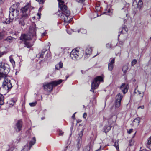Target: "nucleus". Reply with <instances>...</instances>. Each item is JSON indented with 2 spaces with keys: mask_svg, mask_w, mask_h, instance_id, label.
<instances>
[{
  "mask_svg": "<svg viewBox=\"0 0 151 151\" xmlns=\"http://www.w3.org/2000/svg\"><path fill=\"white\" fill-rule=\"evenodd\" d=\"M10 61L11 63H12V65H15V62L13 58H10Z\"/></svg>",
  "mask_w": 151,
  "mask_h": 151,
  "instance_id": "obj_39",
  "label": "nucleus"
},
{
  "mask_svg": "<svg viewBox=\"0 0 151 151\" xmlns=\"http://www.w3.org/2000/svg\"><path fill=\"white\" fill-rule=\"evenodd\" d=\"M67 32L68 33V34H70V33L68 32V31H67Z\"/></svg>",
  "mask_w": 151,
  "mask_h": 151,
  "instance_id": "obj_61",
  "label": "nucleus"
},
{
  "mask_svg": "<svg viewBox=\"0 0 151 151\" xmlns=\"http://www.w3.org/2000/svg\"><path fill=\"white\" fill-rule=\"evenodd\" d=\"M7 149L6 150V151H13L14 148L12 147H10L9 145L7 146Z\"/></svg>",
  "mask_w": 151,
  "mask_h": 151,
  "instance_id": "obj_32",
  "label": "nucleus"
},
{
  "mask_svg": "<svg viewBox=\"0 0 151 151\" xmlns=\"http://www.w3.org/2000/svg\"><path fill=\"white\" fill-rule=\"evenodd\" d=\"M78 32H81L82 34H85L86 33V30L85 29H81L78 30Z\"/></svg>",
  "mask_w": 151,
  "mask_h": 151,
  "instance_id": "obj_28",
  "label": "nucleus"
},
{
  "mask_svg": "<svg viewBox=\"0 0 151 151\" xmlns=\"http://www.w3.org/2000/svg\"><path fill=\"white\" fill-rule=\"evenodd\" d=\"M5 77V74L3 73H0V80L3 78H4Z\"/></svg>",
  "mask_w": 151,
  "mask_h": 151,
  "instance_id": "obj_37",
  "label": "nucleus"
},
{
  "mask_svg": "<svg viewBox=\"0 0 151 151\" xmlns=\"http://www.w3.org/2000/svg\"><path fill=\"white\" fill-rule=\"evenodd\" d=\"M92 51L91 48L90 47H87L85 50V54L84 55L85 59H87L88 56L91 54Z\"/></svg>",
  "mask_w": 151,
  "mask_h": 151,
  "instance_id": "obj_15",
  "label": "nucleus"
},
{
  "mask_svg": "<svg viewBox=\"0 0 151 151\" xmlns=\"http://www.w3.org/2000/svg\"><path fill=\"white\" fill-rule=\"evenodd\" d=\"M45 117H43L42 118V120H43V119H45Z\"/></svg>",
  "mask_w": 151,
  "mask_h": 151,
  "instance_id": "obj_56",
  "label": "nucleus"
},
{
  "mask_svg": "<svg viewBox=\"0 0 151 151\" xmlns=\"http://www.w3.org/2000/svg\"><path fill=\"white\" fill-rule=\"evenodd\" d=\"M90 150V144H88L84 148L83 151H89Z\"/></svg>",
  "mask_w": 151,
  "mask_h": 151,
  "instance_id": "obj_27",
  "label": "nucleus"
},
{
  "mask_svg": "<svg viewBox=\"0 0 151 151\" xmlns=\"http://www.w3.org/2000/svg\"><path fill=\"white\" fill-rule=\"evenodd\" d=\"M23 19H25V18H23L22 17V18L19 20V23L21 26H24L25 25V23Z\"/></svg>",
  "mask_w": 151,
  "mask_h": 151,
  "instance_id": "obj_25",
  "label": "nucleus"
},
{
  "mask_svg": "<svg viewBox=\"0 0 151 151\" xmlns=\"http://www.w3.org/2000/svg\"><path fill=\"white\" fill-rule=\"evenodd\" d=\"M146 146L147 148L151 150V137L148 139Z\"/></svg>",
  "mask_w": 151,
  "mask_h": 151,
  "instance_id": "obj_18",
  "label": "nucleus"
},
{
  "mask_svg": "<svg viewBox=\"0 0 151 151\" xmlns=\"http://www.w3.org/2000/svg\"><path fill=\"white\" fill-rule=\"evenodd\" d=\"M140 151H146V150H140Z\"/></svg>",
  "mask_w": 151,
  "mask_h": 151,
  "instance_id": "obj_59",
  "label": "nucleus"
},
{
  "mask_svg": "<svg viewBox=\"0 0 151 151\" xmlns=\"http://www.w3.org/2000/svg\"><path fill=\"white\" fill-rule=\"evenodd\" d=\"M63 63L61 62H59V63L56 65L55 66V68L57 70H59L60 68L63 67Z\"/></svg>",
  "mask_w": 151,
  "mask_h": 151,
  "instance_id": "obj_22",
  "label": "nucleus"
},
{
  "mask_svg": "<svg viewBox=\"0 0 151 151\" xmlns=\"http://www.w3.org/2000/svg\"><path fill=\"white\" fill-rule=\"evenodd\" d=\"M29 35H26L23 34L21 35L20 37V40L24 42H27V41L31 39L32 37L36 35V30L34 28L29 30Z\"/></svg>",
  "mask_w": 151,
  "mask_h": 151,
  "instance_id": "obj_4",
  "label": "nucleus"
},
{
  "mask_svg": "<svg viewBox=\"0 0 151 151\" xmlns=\"http://www.w3.org/2000/svg\"><path fill=\"white\" fill-rule=\"evenodd\" d=\"M22 42V41H20V42H19L20 43H21Z\"/></svg>",
  "mask_w": 151,
  "mask_h": 151,
  "instance_id": "obj_62",
  "label": "nucleus"
},
{
  "mask_svg": "<svg viewBox=\"0 0 151 151\" xmlns=\"http://www.w3.org/2000/svg\"><path fill=\"white\" fill-rule=\"evenodd\" d=\"M6 74H5V77L4 80L2 87L5 89L9 90L11 89L12 87V84L11 82V80L6 78Z\"/></svg>",
  "mask_w": 151,
  "mask_h": 151,
  "instance_id": "obj_9",
  "label": "nucleus"
},
{
  "mask_svg": "<svg viewBox=\"0 0 151 151\" xmlns=\"http://www.w3.org/2000/svg\"><path fill=\"white\" fill-rule=\"evenodd\" d=\"M150 40H151V37H150Z\"/></svg>",
  "mask_w": 151,
  "mask_h": 151,
  "instance_id": "obj_63",
  "label": "nucleus"
},
{
  "mask_svg": "<svg viewBox=\"0 0 151 151\" xmlns=\"http://www.w3.org/2000/svg\"><path fill=\"white\" fill-rule=\"evenodd\" d=\"M45 34H46L45 33H44L42 34V35L43 36H44L45 35Z\"/></svg>",
  "mask_w": 151,
  "mask_h": 151,
  "instance_id": "obj_58",
  "label": "nucleus"
},
{
  "mask_svg": "<svg viewBox=\"0 0 151 151\" xmlns=\"http://www.w3.org/2000/svg\"><path fill=\"white\" fill-rule=\"evenodd\" d=\"M9 17L11 19H14V18L17 17L19 14V10L15 8V5H12L9 8Z\"/></svg>",
  "mask_w": 151,
  "mask_h": 151,
  "instance_id": "obj_7",
  "label": "nucleus"
},
{
  "mask_svg": "<svg viewBox=\"0 0 151 151\" xmlns=\"http://www.w3.org/2000/svg\"><path fill=\"white\" fill-rule=\"evenodd\" d=\"M140 120L139 118H136L133 121L132 124L133 126H138L139 124Z\"/></svg>",
  "mask_w": 151,
  "mask_h": 151,
  "instance_id": "obj_17",
  "label": "nucleus"
},
{
  "mask_svg": "<svg viewBox=\"0 0 151 151\" xmlns=\"http://www.w3.org/2000/svg\"><path fill=\"white\" fill-rule=\"evenodd\" d=\"M49 51H47V50L43 49L42 51L40 53L39 57L40 58H44V55H45V58L47 59L49 56H50V54H48Z\"/></svg>",
  "mask_w": 151,
  "mask_h": 151,
  "instance_id": "obj_13",
  "label": "nucleus"
},
{
  "mask_svg": "<svg viewBox=\"0 0 151 151\" xmlns=\"http://www.w3.org/2000/svg\"><path fill=\"white\" fill-rule=\"evenodd\" d=\"M133 131V129H129L128 131H127L128 133L129 134H130Z\"/></svg>",
  "mask_w": 151,
  "mask_h": 151,
  "instance_id": "obj_46",
  "label": "nucleus"
},
{
  "mask_svg": "<svg viewBox=\"0 0 151 151\" xmlns=\"http://www.w3.org/2000/svg\"><path fill=\"white\" fill-rule=\"evenodd\" d=\"M111 125H105L103 127L104 132L107 134V133L109 132L111 128Z\"/></svg>",
  "mask_w": 151,
  "mask_h": 151,
  "instance_id": "obj_16",
  "label": "nucleus"
},
{
  "mask_svg": "<svg viewBox=\"0 0 151 151\" xmlns=\"http://www.w3.org/2000/svg\"><path fill=\"white\" fill-rule=\"evenodd\" d=\"M24 47H26L28 48H30L33 45L30 43L29 42L27 41L24 42Z\"/></svg>",
  "mask_w": 151,
  "mask_h": 151,
  "instance_id": "obj_20",
  "label": "nucleus"
},
{
  "mask_svg": "<svg viewBox=\"0 0 151 151\" xmlns=\"http://www.w3.org/2000/svg\"><path fill=\"white\" fill-rule=\"evenodd\" d=\"M143 5V2L141 0H139L138 3L137 4V7L139 9H141Z\"/></svg>",
  "mask_w": 151,
  "mask_h": 151,
  "instance_id": "obj_24",
  "label": "nucleus"
},
{
  "mask_svg": "<svg viewBox=\"0 0 151 151\" xmlns=\"http://www.w3.org/2000/svg\"><path fill=\"white\" fill-rule=\"evenodd\" d=\"M5 53L6 52H0V57H1L3 55H4Z\"/></svg>",
  "mask_w": 151,
  "mask_h": 151,
  "instance_id": "obj_45",
  "label": "nucleus"
},
{
  "mask_svg": "<svg viewBox=\"0 0 151 151\" xmlns=\"http://www.w3.org/2000/svg\"><path fill=\"white\" fill-rule=\"evenodd\" d=\"M128 68L127 66V65H125L122 68V70L124 73H125L128 70Z\"/></svg>",
  "mask_w": 151,
  "mask_h": 151,
  "instance_id": "obj_29",
  "label": "nucleus"
},
{
  "mask_svg": "<svg viewBox=\"0 0 151 151\" xmlns=\"http://www.w3.org/2000/svg\"><path fill=\"white\" fill-rule=\"evenodd\" d=\"M0 71L6 74H7L9 71V68L6 67L5 64L4 63H0Z\"/></svg>",
  "mask_w": 151,
  "mask_h": 151,
  "instance_id": "obj_10",
  "label": "nucleus"
},
{
  "mask_svg": "<svg viewBox=\"0 0 151 151\" xmlns=\"http://www.w3.org/2000/svg\"><path fill=\"white\" fill-rule=\"evenodd\" d=\"M123 44V42H119V44H121V45H122Z\"/></svg>",
  "mask_w": 151,
  "mask_h": 151,
  "instance_id": "obj_54",
  "label": "nucleus"
},
{
  "mask_svg": "<svg viewBox=\"0 0 151 151\" xmlns=\"http://www.w3.org/2000/svg\"><path fill=\"white\" fill-rule=\"evenodd\" d=\"M37 1L40 4H43L44 3L43 0H35Z\"/></svg>",
  "mask_w": 151,
  "mask_h": 151,
  "instance_id": "obj_42",
  "label": "nucleus"
},
{
  "mask_svg": "<svg viewBox=\"0 0 151 151\" xmlns=\"http://www.w3.org/2000/svg\"><path fill=\"white\" fill-rule=\"evenodd\" d=\"M115 58H111L110 59V62L108 64V69L110 71L112 70L114 65Z\"/></svg>",
  "mask_w": 151,
  "mask_h": 151,
  "instance_id": "obj_12",
  "label": "nucleus"
},
{
  "mask_svg": "<svg viewBox=\"0 0 151 151\" xmlns=\"http://www.w3.org/2000/svg\"><path fill=\"white\" fill-rule=\"evenodd\" d=\"M83 134V131H81L79 134V137L78 139L82 140V137Z\"/></svg>",
  "mask_w": 151,
  "mask_h": 151,
  "instance_id": "obj_31",
  "label": "nucleus"
},
{
  "mask_svg": "<svg viewBox=\"0 0 151 151\" xmlns=\"http://www.w3.org/2000/svg\"><path fill=\"white\" fill-rule=\"evenodd\" d=\"M5 1V0H0V4L3 3Z\"/></svg>",
  "mask_w": 151,
  "mask_h": 151,
  "instance_id": "obj_49",
  "label": "nucleus"
},
{
  "mask_svg": "<svg viewBox=\"0 0 151 151\" xmlns=\"http://www.w3.org/2000/svg\"><path fill=\"white\" fill-rule=\"evenodd\" d=\"M85 0H76V1L79 3H82L84 2Z\"/></svg>",
  "mask_w": 151,
  "mask_h": 151,
  "instance_id": "obj_43",
  "label": "nucleus"
},
{
  "mask_svg": "<svg viewBox=\"0 0 151 151\" xmlns=\"http://www.w3.org/2000/svg\"><path fill=\"white\" fill-rule=\"evenodd\" d=\"M137 62V60L136 59H134L131 62L132 66H133Z\"/></svg>",
  "mask_w": 151,
  "mask_h": 151,
  "instance_id": "obj_36",
  "label": "nucleus"
},
{
  "mask_svg": "<svg viewBox=\"0 0 151 151\" xmlns=\"http://www.w3.org/2000/svg\"><path fill=\"white\" fill-rule=\"evenodd\" d=\"M120 30H121V33H124V32H123V30H124L125 32H127V28H121L120 29Z\"/></svg>",
  "mask_w": 151,
  "mask_h": 151,
  "instance_id": "obj_34",
  "label": "nucleus"
},
{
  "mask_svg": "<svg viewBox=\"0 0 151 151\" xmlns=\"http://www.w3.org/2000/svg\"><path fill=\"white\" fill-rule=\"evenodd\" d=\"M62 81L63 80L61 79L52 81L46 85H44V89L45 91L50 92L52 90L53 86H55L60 84Z\"/></svg>",
  "mask_w": 151,
  "mask_h": 151,
  "instance_id": "obj_2",
  "label": "nucleus"
},
{
  "mask_svg": "<svg viewBox=\"0 0 151 151\" xmlns=\"http://www.w3.org/2000/svg\"><path fill=\"white\" fill-rule=\"evenodd\" d=\"M138 109L141 108L142 109H143L144 108V106H140L138 107Z\"/></svg>",
  "mask_w": 151,
  "mask_h": 151,
  "instance_id": "obj_50",
  "label": "nucleus"
},
{
  "mask_svg": "<svg viewBox=\"0 0 151 151\" xmlns=\"http://www.w3.org/2000/svg\"><path fill=\"white\" fill-rule=\"evenodd\" d=\"M22 125V123L21 120H18L16 123L14 129L17 132H19L21 130Z\"/></svg>",
  "mask_w": 151,
  "mask_h": 151,
  "instance_id": "obj_11",
  "label": "nucleus"
},
{
  "mask_svg": "<svg viewBox=\"0 0 151 151\" xmlns=\"http://www.w3.org/2000/svg\"><path fill=\"white\" fill-rule=\"evenodd\" d=\"M76 113V112L74 113L73 115L72 116V118L73 119H74L75 118V114Z\"/></svg>",
  "mask_w": 151,
  "mask_h": 151,
  "instance_id": "obj_52",
  "label": "nucleus"
},
{
  "mask_svg": "<svg viewBox=\"0 0 151 151\" xmlns=\"http://www.w3.org/2000/svg\"><path fill=\"white\" fill-rule=\"evenodd\" d=\"M14 101L13 100H12L9 102V104L10 105H12V106H13L14 104Z\"/></svg>",
  "mask_w": 151,
  "mask_h": 151,
  "instance_id": "obj_40",
  "label": "nucleus"
},
{
  "mask_svg": "<svg viewBox=\"0 0 151 151\" xmlns=\"http://www.w3.org/2000/svg\"><path fill=\"white\" fill-rule=\"evenodd\" d=\"M103 81V79L101 76H97L95 78L93 82H92L91 84V89L90 91L94 92V89L97 88L101 81Z\"/></svg>",
  "mask_w": 151,
  "mask_h": 151,
  "instance_id": "obj_5",
  "label": "nucleus"
},
{
  "mask_svg": "<svg viewBox=\"0 0 151 151\" xmlns=\"http://www.w3.org/2000/svg\"><path fill=\"white\" fill-rule=\"evenodd\" d=\"M4 37V35L2 32H0V40L2 39Z\"/></svg>",
  "mask_w": 151,
  "mask_h": 151,
  "instance_id": "obj_38",
  "label": "nucleus"
},
{
  "mask_svg": "<svg viewBox=\"0 0 151 151\" xmlns=\"http://www.w3.org/2000/svg\"><path fill=\"white\" fill-rule=\"evenodd\" d=\"M110 10L109 9H108V13H109L110 12Z\"/></svg>",
  "mask_w": 151,
  "mask_h": 151,
  "instance_id": "obj_57",
  "label": "nucleus"
},
{
  "mask_svg": "<svg viewBox=\"0 0 151 151\" xmlns=\"http://www.w3.org/2000/svg\"><path fill=\"white\" fill-rule=\"evenodd\" d=\"M29 135L28 136L30 138H32L31 140L30 141L29 145L28 144L25 145L23 149L21 151H28L29 150L31 147L36 142V139L35 137H33V134L30 133Z\"/></svg>",
  "mask_w": 151,
  "mask_h": 151,
  "instance_id": "obj_6",
  "label": "nucleus"
},
{
  "mask_svg": "<svg viewBox=\"0 0 151 151\" xmlns=\"http://www.w3.org/2000/svg\"><path fill=\"white\" fill-rule=\"evenodd\" d=\"M136 133V132H135V133L134 134V136H133V137H134L135 136V134Z\"/></svg>",
  "mask_w": 151,
  "mask_h": 151,
  "instance_id": "obj_60",
  "label": "nucleus"
},
{
  "mask_svg": "<svg viewBox=\"0 0 151 151\" xmlns=\"http://www.w3.org/2000/svg\"><path fill=\"white\" fill-rule=\"evenodd\" d=\"M31 8V3H26L25 6L21 9V10L22 12V17L23 18H26L27 17L28 14H27V12L28 13Z\"/></svg>",
  "mask_w": 151,
  "mask_h": 151,
  "instance_id": "obj_8",
  "label": "nucleus"
},
{
  "mask_svg": "<svg viewBox=\"0 0 151 151\" xmlns=\"http://www.w3.org/2000/svg\"><path fill=\"white\" fill-rule=\"evenodd\" d=\"M119 88L124 94L127 91L129 86L127 84L123 83Z\"/></svg>",
  "mask_w": 151,
  "mask_h": 151,
  "instance_id": "obj_14",
  "label": "nucleus"
},
{
  "mask_svg": "<svg viewBox=\"0 0 151 151\" xmlns=\"http://www.w3.org/2000/svg\"><path fill=\"white\" fill-rule=\"evenodd\" d=\"M81 120H77V123H79L80 122H81Z\"/></svg>",
  "mask_w": 151,
  "mask_h": 151,
  "instance_id": "obj_55",
  "label": "nucleus"
},
{
  "mask_svg": "<svg viewBox=\"0 0 151 151\" xmlns=\"http://www.w3.org/2000/svg\"><path fill=\"white\" fill-rule=\"evenodd\" d=\"M122 98V95L120 93H119L116 96V100L119 101H121Z\"/></svg>",
  "mask_w": 151,
  "mask_h": 151,
  "instance_id": "obj_23",
  "label": "nucleus"
},
{
  "mask_svg": "<svg viewBox=\"0 0 151 151\" xmlns=\"http://www.w3.org/2000/svg\"><path fill=\"white\" fill-rule=\"evenodd\" d=\"M121 101H119L116 100L115 101V107L117 108L119 107L120 106Z\"/></svg>",
  "mask_w": 151,
  "mask_h": 151,
  "instance_id": "obj_30",
  "label": "nucleus"
},
{
  "mask_svg": "<svg viewBox=\"0 0 151 151\" xmlns=\"http://www.w3.org/2000/svg\"><path fill=\"white\" fill-rule=\"evenodd\" d=\"M13 38L10 36H8L6 39H5V40L9 42H11L13 40Z\"/></svg>",
  "mask_w": 151,
  "mask_h": 151,
  "instance_id": "obj_26",
  "label": "nucleus"
},
{
  "mask_svg": "<svg viewBox=\"0 0 151 151\" xmlns=\"http://www.w3.org/2000/svg\"><path fill=\"white\" fill-rule=\"evenodd\" d=\"M138 91V94H139V95H140L141 97H143V93H141L140 92Z\"/></svg>",
  "mask_w": 151,
  "mask_h": 151,
  "instance_id": "obj_48",
  "label": "nucleus"
},
{
  "mask_svg": "<svg viewBox=\"0 0 151 151\" xmlns=\"http://www.w3.org/2000/svg\"><path fill=\"white\" fill-rule=\"evenodd\" d=\"M87 116L86 113H84L83 115V117L84 118H86Z\"/></svg>",
  "mask_w": 151,
  "mask_h": 151,
  "instance_id": "obj_47",
  "label": "nucleus"
},
{
  "mask_svg": "<svg viewBox=\"0 0 151 151\" xmlns=\"http://www.w3.org/2000/svg\"><path fill=\"white\" fill-rule=\"evenodd\" d=\"M67 51V50L66 49H64L63 50V53H65V52L66 51Z\"/></svg>",
  "mask_w": 151,
  "mask_h": 151,
  "instance_id": "obj_53",
  "label": "nucleus"
},
{
  "mask_svg": "<svg viewBox=\"0 0 151 151\" xmlns=\"http://www.w3.org/2000/svg\"><path fill=\"white\" fill-rule=\"evenodd\" d=\"M36 104V102H32L29 104L31 106H35Z\"/></svg>",
  "mask_w": 151,
  "mask_h": 151,
  "instance_id": "obj_41",
  "label": "nucleus"
},
{
  "mask_svg": "<svg viewBox=\"0 0 151 151\" xmlns=\"http://www.w3.org/2000/svg\"><path fill=\"white\" fill-rule=\"evenodd\" d=\"M114 146L116 147V149H119V144L118 141H116L114 143Z\"/></svg>",
  "mask_w": 151,
  "mask_h": 151,
  "instance_id": "obj_33",
  "label": "nucleus"
},
{
  "mask_svg": "<svg viewBox=\"0 0 151 151\" xmlns=\"http://www.w3.org/2000/svg\"><path fill=\"white\" fill-rule=\"evenodd\" d=\"M84 51L82 50L81 52L77 49L73 50L70 53V57L71 58L74 60H78L80 59L83 56Z\"/></svg>",
  "mask_w": 151,
  "mask_h": 151,
  "instance_id": "obj_3",
  "label": "nucleus"
},
{
  "mask_svg": "<svg viewBox=\"0 0 151 151\" xmlns=\"http://www.w3.org/2000/svg\"><path fill=\"white\" fill-rule=\"evenodd\" d=\"M4 103V97L3 95L0 94V105H2Z\"/></svg>",
  "mask_w": 151,
  "mask_h": 151,
  "instance_id": "obj_21",
  "label": "nucleus"
},
{
  "mask_svg": "<svg viewBox=\"0 0 151 151\" xmlns=\"http://www.w3.org/2000/svg\"><path fill=\"white\" fill-rule=\"evenodd\" d=\"M106 47L108 48L110 47L111 45L109 44H107L106 45Z\"/></svg>",
  "mask_w": 151,
  "mask_h": 151,
  "instance_id": "obj_51",
  "label": "nucleus"
},
{
  "mask_svg": "<svg viewBox=\"0 0 151 151\" xmlns=\"http://www.w3.org/2000/svg\"><path fill=\"white\" fill-rule=\"evenodd\" d=\"M68 78V76H67V77H66V79H67Z\"/></svg>",
  "mask_w": 151,
  "mask_h": 151,
  "instance_id": "obj_64",
  "label": "nucleus"
},
{
  "mask_svg": "<svg viewBox=\"0 0 151 151\" xmlns=\"http://www.w3.org/2000/svg\"><path fill=\"white\" fill-rule=\"evenodd\" d=\"M82 142V140L77 139V143L76 145V147L77 148V150H78L81 147Z\"/></svg>",
  "mask_w": 151,
  "mask_h": 151,
  "instance_id": "obj_19",
  "label": "nucleus"
},
{
  "mask_svg": "<svg viewBox=\"0 0 151 151\" xmlns=\"http://www.w3.org/2000/svg\"><path fill=\"white\" fill-rule=\"evenodd\" d=\"M9 19H6V23L7 24H9L10 22H12L13 19H11V17H9Z\"/></svg>",
  "mask_w": 151,
  "mask_h": 151,
  "instance_id": "obj_35",
  "label": "nucleus"
},
{
  "mask_svg": "<svg viewBox=\"0 0 151 151\" xmlns=\"http://www.w3.org/2000/svg\"><path fill=\"white\" fill-rule=\"evenodd\" d=\"M59 2V6L61 11L58 14V17L65 23L69 22L68 17L70 15V12L67 6L63 4L61 0H58Z\"/></svg>",
  "mask_w": 151,
  "mask_h": 151,
  "instance_id": "obj_1",
  "label": "nucleus"
},
{
  "mask_svg": "<svg viewBox=\"0 0 151 151\" xmlns=\"http://www.w3.org/2000/svg\"><path fill=\"white\" fill-rule=\"evenodd\" d=\"M63 132L61 130L59 131V135L60 136H62L63 135Z\"/></svg>",
  "mask_w": 151,
  "mask_h": 151,
  "instance_id": "obj_44",
  "label": "nucleus"
}]
</instances>
